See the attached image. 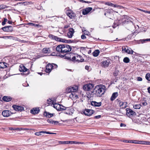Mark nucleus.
<instances>
[{
	"mask_svg": "<svg viewBox=\"0 0 150 150\" xmlns=\"http://www.w3.org/2000/svg\"><path fill=\"white\" fill-rule=\"evenodd\" d=\"M133 52L134 51L132 50L130 48H129L128 49H127V50L125 52V53L129 54H133Z\"/></svg>",
	"mask_w": 150,
	"mask_h": 150,
	"instance_id": "34",
	"label": "nucleus"
},
{
	"mask_svg": "<svg viewBox=\"0 0 150 150\" xmlns=\"http://www.w3.org/2000/svg\"><path fill=\"white\" fill-rule=\"evenodd\" d=\"M40 112L38 108H33L30 110V112L34 115L38 114Z\"/></svg>",
	"mask_w": 150,
	"mask_h": 150,
	"instance_id": "20",
	"label": "nucleus"
},
{
	"mask_svg": "<svg viewBox=\"0 0 150 150\" xmlns=\"http://www.w3.org/2000/svg\"><path fill=\"white\" fill-rule=\"evenodd\" d=\"M100 53V51L99 50H95L93 53V55L94 57H97L98 56Z\"/></svg>",
	"mask_w": 150,
	"mask_h": 150,
	"instance_id": "31",
	"label": "nucleus"
},
{
	"mask_svg": "<svg viewBox=\"0 0 150 150\" xmlns=\"http://www.w3.org/2000/svg\"><path fill=\"white\" fill-rule=\"evenodd\" d=\"M53 66L52 64L49 63L46 66V69L45 70V71L46 73H50L52 69Z\"/></svg>",
	"mask_w": 150,
	"mask_h": 150,
	"instance_id": "12",
	"label": "nucleus"
},
{
	"mask_svg": "<svg viewBox=\"0 0 150 150\" xmlns=\"http://www.w3.org/2000/svg\"><path fill=\"white\" fill-rule=\"evenodd\" d=\"M118 96V93L116 92H115L112 95V96L111 97V98H110V100L111 101H113Z\"/></svg>",
	"mask_w": 150,
	"mask_h": 150,
	"instance_id": "26",
	"label": "nucleus"
},
{
	"mask_svg": "<svg viewBox=\"0 0 150 150\" xmlns=\"http://www.w3.org/2000/svg\"><path fill=\"white\" fill-rule=\"evenodd\" d=\"M55 40L57 41H59L60 42H63L64 43H69V41L66 40L64 39H63L59 37H58L57 36L56 37Z\"/></svg>",
	"mask_w": 150,
	"mask_h": 150,
	"instance_id": "21",
	"label": "nucleus"
},
{
	"mask_svg": "<svg viewBox=\"0 0 150 150\" xmlns=\"http://www.w3.org/2000/svg\"><path fill=\"white\" fill-rule=\"evenodd\" d=\"M94 112V111L91 109H86L84 111V114L88 116L91 115Z\"/></svg>",
	"mask_w": 150,
	"mask_h": 150,
	"instance_id": "11",
	"label": "nucleus"
},
{
	"mask_svg": "<svg viewBox=\"0 0 150 150\" xmlns=\"http://www.w3.org/2000/svg\"><path fill=\"white\" fill-rule=\"evenodd\" d=\"M78 88L77 86H69L67 88L66 90V93H71V94L73 97H76L78 98V96L75 93L77 91Z\"/></svg>",
	"mask_w": 150,
	"mask_h": 150,
	"instance_id": "4",
	"label": "nucleus"
},
{
	"mask_svg": "<svg viewBox=\"0 0 150 150\" xmlns=\"http://www.w3.org/2000/svg\"><path fill=\"white\" fill-rule=\"evenodd\" d=\"M92 9V8L91 7H88L83 10L82 11V13L83 15H86L88 14L90 12Z\"/></svg>",
	"mask_w": 150,
	"mask_h": 150,
	"instance_id": "13",
	"label": "nucleus"
},
{
	"mask_svg": "<svg viewBox=\"0 0 150 150\" xmlns=\"http://www.w3.org/2000/svg\"><path fill=\"white\" fill-rule=\"evenodd\" d=\"M7 19L6 18H4V21L2 23V25H4L6 24V22L7 21Z\"/></svg>",
	"mask_w": 150,
	"mask_h": 150,
	"instance_id": "47",
	"label": "nucleus"
},
{
	"mask_svg": "<svg viewBox=\"0 0 150 150\" xmlns=\"http://www.w3.org/2000/svg\"><path fill=\"white\" fill-rule=\"evenodd\" d=\"M105 4L108 5L109 6H113L117 8H121V6H120L119 5L117 4H114L109 2H106L105 3Z\"/></svg>",
	"mask_w": 150,
	"mask_h": 150,
	"instance_id": "23",
	"label": "nucleus"
},
{
	"mask_svg": "<svg viewBox=\"0 0 150 150\" xmlns=\"http://www.w3.org/2000/svg\"><path fill=\"white\" fill-rule=\"evenodd\" d=\"M128 48L127 46H123L122 47V51L123 52H125L127 50V49Z\"/></svg>",
	"mask_w": 150,
	"mask_h": 150,
	"instance_id": "41",
	"label": "nucleus"
},
{
	"mask_svg": "<svg viewBox=\"0 0 150 150\" xmlns=\"http://www.w3.org/2000/svg\"><path fill=\"white\" fill-rule=\"evenodd\" d=\"M43 52L45 53H50L51 52L50 48H45L43 49Z\"/></svg>",
	"mask_w": 150,
	"mask_h": 150,
	"instance_id": "29",
	"label": "nucleus"
},
{
	"mask_svg": "<svg viewBox=\"0 0 150 150\" xmlns=\"http://www.w3.org/2000/svg\"><path fill=\"white\" fill-rule=\"evenodd\" d=\"M69 27V26L68 25H65L64 26V28H68Z\"/></svg>",
	"mask_w": 150,
	"mask_h": 150,
	"instance_id": "64",
	"label": "nucleus"
},
{
	"mask_svg": "<svg viewBox=\"0 0 150 150\" xmlns=\"http://www.w3.org/2000/svg\"><path fill=\"white\" fill-rule=\"evenodd\" d=\"M41 25H39V24H35V25H34L35 27H38V28H40V27H41Z\"/></svg>",
	"mask_w": 150,
	"mask_h": 150,
	"instance_id": "55",
	"label": "nucleus"
},
{
	"mask_svg": "<svg viewBox=\"0 0 150 150\" xmlns=\"http://www.w3.org/2000/svg\"><path fill=\"white\" fill-rule=\"evenodd\" d=\"M7 36H4L2 37V38H3L4 39H7Z\"/></svg>",
	"mask_w": 150,
	"mask_h": 150,
	"instance_id": "60",
	"label": "nucleus"
},
{
	"mask_svg": "<svg viewBox=\"0 0 150 150\" xmlns=\"http://www.w3.org/2000/svg\"><path fill=\"white\" fill-rule=\"evenodd\" d=\"M6 63L4 62L0 63V68L4 69L6 67V65L5 64Z\"/></svg>",
	"mask_w": 150,
	"mask_h": 150,
	"instance_id": "36",
	"label": "nucleus"
},
{
	"mask_svg": "<svg viewBox=\"0 0 150 150\" xmlns=\"http://www.w3.org/2000/svg\"><path fill=\"white\" fill-rule=\"evenodd\" d=\"M140 41L142 43H143L144 42H145V41H150V39H145L140 40Z\"/></svg>",
	"mask_w": 150,
	"mask_h": 150,
	"instance_id": "44",
	"label": "nucleus"
},
{
	"mask_svg": "<svg viewBox=\"0 0 150 150\" xmlns=\"http://www.w3.org/2000/svg\"><path fill=\"white\" fill-rule=\"evenodd\" d=\"M2 114L4 117H8L11 115V113L9 110H4L2 112Z\"/></svg>",
	"mask_w": 150,
	"mask_h": 150,
	"instance_id": "14",
	"label": "nucleus"
},
{
	"mask_svg": "<svg viewBox=\"0 0 150 150\" xmlns=\"http://www.w3.org/2000/svg\"><path fill=\"white\" fill-rule=\"evenodd\" d=\"M106 89V88L104 85H97L92 91H90L88 94L87 97L91 98L94 96L97 97H101L104 94Z\"/></svg>",
	"mask_w": 150,
	"mask_h": 150,
	"instance_id": "1",
	"label": "nucleus"
},
{
	"mask_svg": "<svg viewBox=\"0 0 150 150\" xmlns=\"http://www.w3.org/2000/svg\"><path fill=\"white\" fill-rule=\"evenodd\" d=\"M126 115L130 118H132L136 115V112L132 110L129 108H127Z\"/></svg>",
	"mask_w": 150,
	"mask_h": 150,
	"instance_id": "6",
	"label": "nucleus"
},
{
	"mask_svg": "<svg viewBox=\"0 0 150 150\" xmlns=\"http://www.w3.org/2000/svg\"><path fill=\"white\" fill-rule=\"evenodd\" d=\"M132 23L130 18L128 17L127 16L126 18H124L122 19V25L128 23Z\"/></svg>",
	"mask_w": 150,
	"mask_h": 150,
	"instance_id": "10",
	"label": "nucleus"
},
{
	"mask_svg": "<svg viewBox=\"0 0 150 150\" xmlns=\"http://www.w3.org/2000/svg\"><path fill=\"white\" fill-rule=\"evenodd\" d=\"M9 129L10 130H18L19 131H21L20 128H13V127H10L9 128Z\"/></svg>",
	"mask_w": 150,
	"mask_h": 150,
	"instance_id": "46",
	"label": "nucleus"
},
{
	"mask_svg": "<svg viewBox=\"0 0 150 150\" xmlns=\"http://www.w3.org/2000/svg\"><path fill=\"white\" fill-rule=\"evenodd\" d=\"M83 32L84 33V34H85L87 35H88L89 32L87 31H86V30H84Z\"/></svg>",
	"mask_w": 150,
	"mask_h": 150,
	"instance_id": "50",
	"label": "nucleus"
},
{
	"mask_svg": "<svg viewBox=\"0 0 150 150\" xmlns=\"http://www.w3.org/2000/svg\"><path fill=\"white\" fill-rule=\"evenodd\" d=\"M56 36H54L52 34H50L48 35V37L51 39L54 40L55 39Z\"/></svg>",
	"mask_w": 150,
	"mask_h": 150,
	"instance_id": "40",
	"label": "nucleus"
},
{
	"mask_svg": "<svg viewBox=\"0 0 150 150\" xmlns=\"http://www.w3.org/2000/svg\"><path fill=\"white\" fill-rule=\"evenodd\" d=\"M66 13L70 18L72 19L74 18L76 16L75 13L70 10H68L66 11Z\"/></svg>",
	"mask_w": 150,
	"mask_h": 150,
	"instance_id": "7",
	"label": "nucleus"
},
{
	"mask_svg": "<svg viewBox=\"0 0 150 150\" xmlns=\"http://www.w3.org/2000/svg\"><path fill=\"white\" fill-rule=\"evenodd\" d=\"M74 32V30L73 28H70L69 29V31L67 33L68 37L69 38H71L72 37Z\"/></svg>",
	"mask_w": 150,
	"mask_h": 150,
	"instance_id": "17",
	"label": "nucleus"
},
{
	"mask_svg": "<svg viewBox=\"0 0 150 150\" xmlns=\"http://www.w3.org/2000/svg\"><path fill=\"white\" fill-rule=\"evenodd\" d=\"M28 70L23 64H21L20 65L19 70L20 71L25 72L27 71Z\"/></svg>",
	"mask_w": 150,
	"mask_h": 150,
	"instance_id": "22",
	"label": "nucleus"
},
{
	"mask_svg": "<svg viewBox=\"0 0 150 150\" xmlns=\"http://www.w3.org/2000/svg\"><path fill=\"white\" fill-rule=\"evenodd\" d=\"M142 104L144 105H147V103L146 102H143Z\"/></svg>",
	"mask_w": 150,
	"mask_h": 150,
	"instance_id": "61",
	"label": "nucleus"
},
{
	"mask_svg": "<svg viewBox=\"0 0 150 150\" xmlns=\"http://www.w3.org/2000/svg\"><path fill=\"white\" fill-rule=\"evenodd\" d=\"M54 54L55 53L54 52H52V53L51 54V55L53 56H57L56 55H55Z\"/></svg>",
	"mask_w": 150,
	"mask_h": 150,
	"instance_id": "62",
	"label": "nucleus"
},
{
	"mask_svg": "<svg viewBox=\"0 0 150 150\" xmlns=\"http://www.w3.org/2000/svg\"><path fill=\"white\" fill-rule=\"evenodd\" d=\"M83 142H78L76 141H69V144H83Z\"/></svg>",
	"mask_w": 150,
	"mask_h": 150,
	"instance_id": "33",
	"label": "nucleus"
},
{
	"mask_svg": "<svg viewBox=\"0 0 150 150\" xmlns=\"http://www.w3.org/2000/svg\"><path fill=\"white\" fill-rule=\"evenodd\" d=\"M1 29L4 32H11L13 31V28L10 25L5 26L1 28Z\"/></svg>",
	"mask_w": 150,
	"mask_h": 150,
	"instance_id": "9",
	"label": "nucleus"
},
{
	"mask_svg": "<svg viewBox=\"0 0 150 150\" xmlns=\"http://www.w3.org/2000/svg\"><path fill=\"white\" fill-rule=\"evenodd\" d=\"M148 92L150 94V87H148L147 88Z\"/></svg>",
	"mask_w": 150,
	"mask_h": 150,
	"instance_id": "59",
	"label": "nucleus"
},
{
	"mask_svg": "<svg viewBox=\"0 0 150 150\" xmlns=\"http://www.w3.org/2000/svg\"><path fill=\"white\" fill-rule=\"evenodd\" d=\"M93 87V85L91 83H89L85 85L83 88L84 90L86 91H89Z\"/></svg>",
	"mask_w": 150,
	"mask_h": 150,
	"instance_id": "8",
	"label": "nucleus"
},
{
	"mask_svg": "<svg viewBox=\"0 0 150 150\" xmlns=\"http://www.w3.org/2000/svg\"><path fill=\"white\" fill-rule=\"evenodd\" d=\"M89 67L88 66L86 65L85 67V69H86L87 70H88L89 69Z\"/></svg>",
	"mask_w": 150,
	"mask_h": 150,
	"instance_id": "57",
	"label": "nucleus"
},
{
	"mask_svg": "<svg viewBox=\"0 0 150 150\" xmlns=\"http://www.w3.org/2000/svg\"><path fill=\"white\" fill-rule=\"evenodd\" d=\"M20 129H21V130H28V129H28V128H20Z\"/></svg>",
	"mask_w": 150,
	"mask_h": 150,
	"instance_id": "58",
	"label": "nucleus"
},
{
	"mask_svg": "<svg viewBox=\"0 0 150 150\" xmlns=\"http://www.w3.org/2000/svg\"><path fill=\"white\" fill-rule=\"evenodd\" d=\"M65 57L67 59L73 61L79 62H83L84 61V59L82 58V57L77 54L69 53L66 54Z\"/></svg>",
	"mask_w": 150,
	"mask_h": 150,
	"instance_id": "2",
	"label": "nucleus"
},
{
	"mask_svg": "<svg viewBox=\"0 0 150 150\" xmlns=\"http://www.w3.org/2000/svg\"><path fill=\"white\" fill-rule=\"evenodd\" d=\"M52 65L53 66L52 69H56L57 68V65L55 64H52Z\"/></svg>",
	"mask_w": 150,
	"mask_h": 150,
	"instance_id": "49",
	"label": "nucleus"
},
{
	"mask_svg": "<svg viewBox=\"0 0 150 150\" xmlns=\"http://www.w3.org/2000/svg\"><path fill=\"white\" fill-rule=\"evenodd\" d=\"M69 141L59 142V143L61 144H69Z\"/></svg>",
	"mask_w": 150,
	"mask_h": 150,
	"instance_id": "43",
	"label": "nucleus"
},
{
	"mask_svg": "<svg viewBox=\"0 0 150 150\" xmlns=\"http://www.w3.org/2000/svg\"><path fill=\"white\" fill-rule=\"evenodd\" d=\"M126 125L124 124H123V123H121L120 124V126L121 127H125L126 126Z\"/></svg>",
	"mask_w": 150,
	"mask_h": 150,
	"instance_id": "56",
	"label": "nucleus"
},
{
	"mask_svg": "<svg viewBox=\"0 0 150 150\" xmlns=\"http://www.w3.org/2000/svg\"><path fill=\"white\" fill-rule=\"evenodd\" d=\"M79 1L80 2L83 3H85V2H86V1H84L83 0H79Z\"/></svg>",
	"mask_w": 150,
	"mask_h": 150,
	"instance_id": "63",
	"label": "nucleus"
},
{
	"mask_svg": "<svg viewBox=\"0 0 150 150\" xmlns=\"http://www.w3.org/2000/svg\"><path fill=\"white\" fill-rule=\"evenodd\" d=\"M101 117V115H98V116H95L94 117V118L96 119H99Z\"/></svg>",
	"mask_w": 150,
	"mask_h": 150,
	"instance_id": "54",
	"label": "nucleus"
},
{
	"mask_svg": "<svg viewBox=\"0 0 150 150\" xmlns=\"http://www.w3.org/2000/svg\"><path fill=\"white\" fill-rule=\"evenodd\" d=\"M2 99L5 101L9 102L11 100L12 98L8 96H4L3 97Z\"/></svg>",
	"mask_w": 150,
	"mask_h": 150,
	"instance_id": "27",
	"label": "nucleus"
},
{
	"mask_svg": "<svg viewBox=\"0 0 150 150\" xmlns=\"http://www.w3.org/2000/svg\"><path fill=\"white\" fill-rule=\"evenodd\" d=\"M47 122L52 124L56 125L58 123V121H53L51 119L47 120Z\"/></svg>",
	"mask_w": 150,
	"mask_h": 150,
	"instance_id": "30",
	"label": "nucleus"
},
{
	"mask_svg": "<svg viewBox=\"0 0 150 150\" xmlns=\"http://www.w3.org/2000/svg\"><path fill=\"white\" fill-rule=\"evenodd\" d=\"M59 108H60V110H59V111H62L63 110H66V109L67 108L63 106L62 105H60V106Z\"/></svg>",
	"mask_w": 150,
	"mask_h": 150,
	"instance_id": "45",
	"label": "nucleus"
},
{
	"mask_svg": "<svg viewBox=\"0 0 150 150\" xmlns=\"http://www.w3.org/2000/svg\"><path fill=\"white\" fill-rule=\"evenodd\" d=\"M41 133H46L49 134H56V133H51L48 132H47L44 131H41L40 132H36L35 133V135L37 136H40L42 135Z\"/></svg>",
	"mask_w": 150,
	"mask_h": 150,
	"instance_id": "15",
	"label": "nucleus"
},
{
	"mask_svg": "<svg viewBox=\"0 0 150 150\" xmlns=\"http://www.w3.org/2000/svg\"><path fill=\"white\" fill-rule=\"evenodd\" d=\"M131 143H134L135 144H140L148 145L150 144V142L145 141H140L138 143L137 142V141L136 140H132V142H131Z\"/></svg>",
	"mask_w": 150,
	"mask_h": 150,
	"instance_id": "18",
	"label": "nucleus"
},
{
	"mask_svg": "<svg viewBox=\"0 0 150 150\" xmlns=\"http://www.w3.org/2000/svg\"><path fill=\"white\" fill-rule=\"evenodd\" d=\"M44 115L48 118H50L53 116L52 114L50 113L46 112H45L44 113Z\"/></svg>",
	"mask_w": 150,
	"mask_h": 150,
	"instance_id": "32",
	"label": "nucleus"
},
{
	"mask_svg": "<svg viewBox=\"0 0 150 150\" xmlns=\"http://www.w3.org/2000/svg\"><path fill=\"white\" fill-rule=\"evenodd\" d=\"M12 107L16 111H21L24 109L23 107L16 105H13Z\"/></svg>",
	"mask_w": 150,
	"mask_h": 150,
	"instance_id": "16",
	"label": "nucleus"
},
{
	"mask_svg": "<svg viewBox=\"0 0 150 150\" xmlns=\"http://www.w3.org/2000/svg\"><path fill=\"white\" fill-rule=\"evenodd\" d=\"M65 110L64 113L67 114L71 115L73 113L74 110L72 108H67Z\"/></svg>",
	"mask_w": 150,
	"mask_h": 150,
	"instance_id": "19",
	"label": "nucleus"
},
{
	"mask_svg": "<svg viewBox=\"0 0 150 150\" xmlns=\"http://www.w3.org/2000/svg\"><path fill=\"white\" fill-rule=\"evenodd\" d=\"M47 102L49 105H53L54 103V100H53L50 99H47Z\"/></svg>",
	"mask_w": 150,
	"mask_h": 150,
	"instance_id": "35",
	"label": "nucleus"
},
{
	"mask_svg": "<svg viewBox=\"0 0 150 150\" xmlns=\"http://www.w3.org/2000/svg\"><path fill=\"white\" fill-rule=\"evenodd\" d=\"M7 39H12L14 40H18V38L12 36H7Z\"/></svg>",
	"mask_w": 150,
	"mask_h": 150,
	"instance_id": "37",
	"label": "nucleus"
},
{
	"mask_svg": "<svg viewBox=\"0 0 150 150\" xmlns=\"http://www.w3.org/2000/svg\"><path fill=\"white\" fill-rule=\"evenodd\" d=\"M146 79L148 81H150V74L149 73L147 74L145 76Z\"/></svg>",
	"mask_w": 150,
	"mask_h": 150,
	"instance_id": "42",
	"label": "nucleus"
},
{
	"mask_svg": "<svg viewBox=\"0 0 150 150\" xmlns=\"http://www.w3.org/2000/svg\"><path fill=\"white\" fill-rule=\"evenodd\" d=\"M123 62L125 63H128L130 61V60L129 58L125 57L124 58L123 60Z\"/></svg>",
	"mask_w": 150,
	"mask_h": 150,
	"instance_id": "38",
	"label": "nucleus"
},
{
	"mask_svg": "<svg viewBox=\"0 0 150 150\" xmlns=\"http://www.w3.org/2000/svg\"><path fill=\"white\" fill-rule=\"evenodd\" d=\"M81 38L82 39H84L86 38V37L84 35H82L81 36Z\"/></svg>",
	"mask_w": 150,
	"mask_h": 150,
	"instance_id": "53",
	"label": "nucleus"
},
{
	"mask_svg": "<svg viewBox=\"0 0 150 150\" xmlns=\"http://www.w3.org/2000/svg\"><path fill=\"white\" fill-rule=\"evenodd\" d=\"M60 106V105L55 103H54L53 105V107L58 111L60 110V108H59Z\"/></svg>",
	"mask_w": 150,
	"mask_h": 150,
	"instance_id": "28",
	"label": "nucleus"
},
{
	"mask_svg": "<svg viewBox=\"0 0 150 150\" xmlns=\"http://www.w3.org/2000/svg\"><path fill=\"white\" fill-rule=\"evenodd\" d=\"M27 25H31V26H34L35 25V24L31 23H29L27 24Z\"/></svg>",
	"mask_w": 150,
	"mask_h": 150,
	"instance_id": "51",
	"label": "nucleus"
},
{
	"mask_svg": "<svg viewBox=\"0 0 150 150\" xmlns=\"http://www.w3.org/2000/svg\"><path fill=\"white\" fill-rule=\"evenodd\" d=\"M91 105L95 107H100L101 106L102 103L101 102H97L96 101H92L91 103Z\"/></svg>",
	"mask_w": 150,
	"mask_h": 150,
	"instance_id": "24",
	"label": "nucleus"
},
{
	"mask_svg": "<svg viewBox=\"0 0 150 150\" xmlns=\"http://www.w3.org/2000/svg\"><path fill=\"white\" fill-rule=\"evenodd\" d=\"M119 106L122 108H125L127 106V103L125 102H120L119 103Z\"/></svg>",
	"mask_w": 150,
	"mask_h": 150,
	"instance_id": "25",
	"label": "nucleus"
},
{
	"mask_svg": "<svg viewBox=\"0 0 150 150\" xmlns=\"http://www.w3.org/2000/svg\"><path fill=\"white\" fill-rule=\"evenodd\" d=\"M56 49L57 52L62 53L68 52L71 50V46L66 44L59 45Z\"/></svg>",
	"mask_w": 150,
	"mask_h": 150,
	"instance_id": "3",
	"label": "nucleus"
},
{
	"mask_svg": "<svg viewBox=\"0 0 150 150\" xmlns=\"http://www.w3.org/2000/svg\"><path fill=\"white\" fill-rule=\"evenodd\" d=\"M110 64V60L108 58L104 57L103 62L100 63L101 65L103 67H108Z\"/></svg>",
	"mask_w": 150,
	"mask_h": 150,
	"instance_id": "5",
	"label": "nucleus"
},
{
	"mask_svg": "<svg viewBox=\"0 0 150 150\" xmlns=\"http://www.w3.org/2000/svg\"><path fill=\"white\" fill-rule=\"evenodd\" d=\"M123 142L126 143H131V142H132V140H125L123 141Z\"/></svg>",
	"mask_w": 150,
	"mask_h": 150,
	"instance_id": "48",
	"label": "nucleus"
},
{
	"mask_svg": "<svg viewBox=\"0 0 150 150\" xmlns=\"http://www.w3.org/2000/svg\"><path fill=\"white\" fill-rule=\"evenodd\" d=\"M142 80V78L140 77H138L137 78V80L138 81H141Z\"/></svg>",
	"mask_w": 150,
	"mask_h": 150,
	"instance_id": "52",
	"label": "nucleus"
},
{
	"mask_svg": "<svg viewBox=\"0 0 150 150\" xmlns=\"http://www.w3.org/2000/svg\"><path fill=\"white\" fill-rule=\"evenodd\" d=\"M141 106L140 105H135L133 106V108L135 109H139Z\"/></svg>",
	"mask_w": 150,
	"mask_h": 150,
	"instance_id": "39",
	"label": "nucleus"
}]
</instances>
